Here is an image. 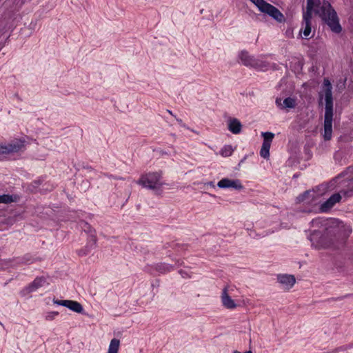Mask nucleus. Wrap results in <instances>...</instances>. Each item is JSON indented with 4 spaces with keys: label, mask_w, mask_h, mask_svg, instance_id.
Listing matches in <instances>:
<instances>
[{
    "label": "nucleus",
    "mask_w": 353,
    "mask_h": 353,
    "mask_svg": "<svg viewBox=\"0 0 353 353\" xmlns=\"http://www.w3.org/2000/svg\"><path fill=\"white\" fill-rule=\"evenodd\" d=\"M312 223L314 226L321 224L324 227L323 231L314 230L310 235L312 244L319 249H339L344 245L352 232L350 225L336 219H316Z\"/></svg>",
    "instance_id": "1"
},
{
    "label": "nucleus",
    "mask_w": 353,
    "mask_h": 353,
    "mask_svg": "<svg viewBox=\"0 0 353 353\" xmlns=\"http://www.w3.org/2000/svg\"><path fill=\"white\" fill-rule=\"evenodd\" d=\"M322 19L323 21L335 33L341 32V26L339 23L337 14L331 4L325 0H307V11L303 12V22L311 23L312 10Z\"/></svg>",
    "instance_id": "2"
},
{
    "label": "nucleus",
    "mask_w": 353,
    "mask_h": 353,
    "mask_svg": "<svg viewBox=\"0 0 353 353\" xmlns=\"http://www.w3.org/2000/svg\"><path fill=\"white\" fill-rule=\"evenodd\" d=\"M323 87L325 100L323 138L325 141H329L332 134L333 97L332 87L327 79H324Z\"/></svg>",
    "instance_id": "3"
},
{
    "label": "nucleus",
    "mask_w": 353,
    "mask_h": 353,
    "mask_svg": "<svg viewBox=\"0 0 353 353\" xmlns=\"http://www.w3.org/2000/svg\"><path fill=\"white\" fill-rule=\"evenodd\" d=\"M162 171L152 172L142 174L137 183L150 190H160L165 184L162 181Z\"/></svg>",
    "instance_id": "4"
},
{
    "label": "nucleus",
    "mask_w": 353,
    "mask_h": 353,
    "mask_svg": "<svg viewBox=\"0 0 353 353\" xmlns=\"http://www.w3.org/2000/svg\"><path fill=\"white\" fill-rule=\"evenodd\" d=\"M347 188V190H342L339 193L333 194L329 199L323 202L320 206L321 212H326L329 211L336 203L340 202L341 195L345 197H350L353 195V178L348 181Z\"/></svg>",
    "instance_id": "5"
},
{
    "label": "nucleus",
    "mask_w": 353,
    "mask_h": 353,
    "mask_svg": "<svg viewBox=\"0 0 353 353\" xmlns=\"http://www.w3.org/2000/svg\"><path fill=\"white\" fill-rule=\"evenodd\" d=\"M259 10L260 12L268 14L279 23L285 21V17L283 13L275 6L266 2L265 0H250Z\"/></svg>",
    "instance_id": "6"
},
{
    "label": "nucleus",
    "mask_w": 353,
    "mask_h": 353,
    "mask_svg": "<svg viewBox=\"0 0 353 353\" xmlns=\"http://www.w3.org/2000/svg\"><path fill=\"white\" fill-rule=\"evenodd\" d=\"M25 140L14 139L7 145L0 144V154H8L18 152L25 149Z\"/></svg>",
    "instance_id": "7"
},
{
    "label": "nucleus",
    "mask_w": 353,
    "mask_h": 353,
    "mask_svg": "<svg viewBox=\"0 0 353 353\" xmlns=\"http://www.w3.org/2000/svg\"><path fill=\"white\" fill-rule=\"evenodd\" d=\"M239 57L242 63L245 66L260 68L264 65L262 61L250 55L247 51H241Z\"/></svg>",
    "instance_id": "8"
},
{
    "label": "nucleus",
    "mask_w": 353,
    "mask_h": 353,
    "mask_svg": "<svg viewBox=\"0 0 353 353\" xmlns=\"http://www.w3.org/2000/svg\"><path fill=\"white\" fill-rule=\"evenodd\" d=\"M263 142L260 151V155L264 158L268 159L270 157V148L271 142L274 137V134L270 132H263Z\"/></svg>",
    "instance_id": "9"
},
{
    "label": "nucleus",
    "mask_w": 353,
    "mask_h": 353,
    "mask_svg": "<svg viewBox=\"0 0 353 353\" xmlns=\"http://www.w3.org/2000/svg\"><path fill=\"white\" fill-rule=\"evenodd\" d=\"M54 303L57 304L58 305H62L64 307H68L70 310L81 314L83 312V307L82 305L76 301L72 300H54Z\"/></svg>",
    "instance_id": "10"
},
{
    "label": "nucleus",
    "mask_w": 353,
    "mask_h": 353,
    "mask_svg": "<svg viewBox=\"0 0 353 353\" xmlns=\"http://www.w3.org/2000/svg\"><path fill=\"white\" fill-rule=\"evenodd\" d=\"M217 186L220 188H233L237 190L243 189V185L239 179H230L228 178H223L220 180L217 183Z\"/></svg>",
    "instance_id": "11"
},
{
    "label": "nucleus",
    "mask_w": 353,
    "mask_h": 353,
    "mask_svg": "<svg viewBox=\"0 0 353 353\" xmlns=\"http://www.w3.org/2000/svg\"><path fill=\"white\" fill-rule=\"evenodd\" d=\"M228 286H225L223 289L222 294H221V301L223 305L227 309H234L236 307V304L234 303V300L229 296L228 293Z\"/></svg>",
    "instance_id": "12"
},
{
    "label": "nucleus",
    "mask_w": 353,
    "mask_h": 353,
    "mask_svg": "<svg viewBox=\"0 0 353 353\" xmlns=\"http://www.w3.org/2000/svg\"><path fill=\"white\" fill-rule=\"evenodd\" d=\"M228 130L234 134H238L241 132L242 125L236 118H230L228 123Z\"/></svg>",
    "instance_id": "13"
},
{
    "label": "nucleus",
    "mask_w": 353,
    "mask_h": 353,
    "mask_svg": "<svg viewBox=\"0 0 353 353\" xmlns=\"http://www.w3.org/2000/svg\"><path fill=\"white\" fill-rule=\"evenodd\" d=\"M277 280L280 283L286 285L288 288H292L296 282L294 276L290 274L278 275Z\"/></svg>",
    "instance_id": "14"
},
{
    "label": "nucleus",
    "mask_w": 353,
    "mask_h": 353,
    "mask_svg": "<svg viewBox=\"0 0 353 353\" xmlns=\"http://www.w3.org/2000/svg\"><path fill=\"white\" fill-rule=\"evenodd\" d=\"M46 279L43 276L37 277L27 288L28 292H32L42 287Z\"/></svg>",
    "instance_id": "15"
},
{
    "label": "nucleus",
    "mask_w": 353,
    "mask_h": 353,
    "mask_svg": "<svg viewBox=\"0 0 353 353\" xmlns=\"http://www.w3.org/2000/svg\"><path fill=\"white\" fill-rule=\"evenodd\" d=\"M335 268L339 273L345 276L353 275V268H348L344 265L336 263Z\"/></svg>",
    "instance_id": "16"
},
{
    "label": "nucleus",
    "mask_w": 353,
    "mask_h": 353,
    "mask_svg": "<svg viewBox=\"0 0 353 353\" xmlns=\"http://www.w3.org/2000/svg\"><path fill=\"white\" fill-rule=\"evenodd\" d=\"M81 228L88 234H89L92 238H93V241L94 243H96V236L94 235L95 230L91 227L90 224L85 221L80 222Z\"/></svg>",
    "instance_id": "17"
},
{
    "label": "nucleus",
    "mask_w": 353,
    "mask_h": 353,
    "mask_svg": "<svg viewBox=\"0 0 353 353\" xmlns=\"http://www.w3.org/2000/svg\"><path fill=\"white\" fill-rule=\"evenodd\" d=\"M120 341L117 339H113L111 340L108 353H118L119 348Z\"/></svg>",
    "instance_id": "18"
},
{
    "label": "nucleus",
    "mask_w": 353,
    "mask_h": 353,
    "mask_svg": "<svg viewBox=\"0 0 353 353\" xmlns=\"http://www.w3.org/2000/svg\"><path fill=\"white\" fill-rule=\"evenodd\" d=\"M156 270L160 273L165 274L174 270L172 265L167 263H159L156 266Z\"/></svg>",
    "instance_id": "19"
},
{
    "label": "nucleus",
    "mask_w": 353,
    "mask_h": 353,
    "mask_svg": "<svg viewBox=\"0 0 353 353\" xmlns=\"http://www.w3.org/2000/svg\"><path fill=\"white\" fill-rule=\"evenodd\" d=\"M296 105V99L292 97H287L283 101L282 109L285 108H294Z\"/></svg>",
    "instance_id": "20"
},
{
    "label": "nucleus",
    "mask_w": 353,
    "mask_h": 353,
    "mask_svg": "<svg viewBox=\"0 0 353 353\" xmlns=\"http://www.w3.org/2000/svg\"><path fill=\"white\" fill-rule=\"evenodd\" d=\"M233 148L232 147V145H225L221 150V154L223 156V157H230L232 154L233 153Z\"/></svg>",
    "instance_id": "21"
},
{
    "label": "nucleus",
    "mask_w": 353,
    "mask_h": 353,
    "mask_svg": "<svg viewBox=\"0 0 353 353\" xmlns=\"http://www.w3.org/2000/svg\"><path fill=\"white\" fill-rule=\"evenodd\" d=\"M311 194V191L307 190L304 192L303 194L299 195L296 197V200L298 203L304 202V201H309L310 200V196Z\"/></svg>",
    "instance_id": "22"
},
{
    "label": "nucleus",
    "mask_w": 353,
    "mask_h": 353,
    "mask_svg": "<svg viewBox=\"0 0 353 353\" xmlns=\"http://www.w3.org/2000/svg\"><path fill=\"white\" fill-rule=\"evenodd\" d=\"M15 201L16 200L13 199L12 195H10V194L0 195V203H10Z\"/></svg>",
    "instance_id": "23"
},
{
    "label": "nucleus",
    "mask_w": 353,
    "mask_h": 353,
    "mask_svg": "<svg viewBox=\"0 0 353 353\" xmlns=\"http://www.w3.org/2000/svg\"><path fill=\"white\" fill-rule=\"evenodd\" d=\"M302 25L304 26L303 35L307 37L311 33V23L303 22Z\"/></svg>",
    "instance_id": "24"
},
{
    "label": "nucleus",
    "mask_w": 353,
    "mask_h": 353,
    "mask_svg": "<svg viewBox=\"0 0 353 353\" xmlns=\"http://www.w3.org/2000/svg\"><path fill=\"white\" fill-rule=\"evenodd\" d=\"M59 314V312H49L46 319V320L48 321H51L56 316H57Z\"/></svg>",
    "instance_id": "25"
},
{
    "label": "nucleus",
    "mask_w": 353,
    "mask_h": 353,
    "mask_svg": "<svg viewBox=\"0 0 353 353\" xmlns=\"http://www.w3.org/2000/svg\"><path fill=\"white\" fill-rule=\"evenodd\" d=\"M23 260L25 263H32V260L30 259V257L28 256V255H26L23 258Z\"/></svg>",
    "instance_id": "26"
},
{
    "label": "nucleus",
    "mask_w": 353,
    "mask_h": 353,
    "mask_svg": "<svg viewBox=\"0 0 353 353\" xmlns=\"http://www.w3.org/2000/svg\"><path fill=\"white\" fill-rule=\"evenodd\" d=\"M276 105L280 108L281 109H282V107H283V103H281V99L280 98H276V101H275Z\"/></svg>",
    "instance_id": "27"
},
{
    "label": "nucleus",
    "mask_w": 353,
    "mask_h": 353,
    "mask_svg": "<svg viewBox=\"0 0 353 353\" xmlns=\"http://www.w3.org/2000/svg\"><path fill=\"white\" fill-rule=\"evenodd\" d=\"M88 254V251L85 250H80L78 251V254L79 256H85Z\"/></svg>",
    "instance_id": "28"
},
{
    "label": "nucleus",
    "mask_w": 353,
    "mask_h": 353,
    "mask_svg": "<svg viewBox=\"0 0 353 353\" xmlns=\"http://www.w3.org/2000/svg\"><path fill=\"white\" fill-rule=\"evenodd\" d=\"M104 175L108 176V178H110V179H119V180H123V178H122V177L114 176L112 175H110V174H105Z\"/></svg>",
    "instance_id": "29"
},
{
    "label": "nucleus",
    "mask_w": 353,
    "mask_h": 353,
    "mask_svg": "<svg viewBox=\"0 0 353 353\" xmlns=\"http://www.w3.org/2000/svg\"><path fill=\"white\" fill-rule=\"evenodd\" d=\"M179 272L182 276V277H183V278H185V277L188 276V273L186 272L183 271V270H180Z\"/></svg>",
    "instance_id": "30"
},
{
    "label": "nucleus",
    "mask_w": 353,
    "mask_h": 353,
    "mask_svg": "<svg viewBox=\"0 0 353 353\" xmlns=\"http://www.w3.org/2000/svg\"><path fill=\"white\" fill-rule=\"evenodd\" d=\"M348 259L351 261V262L353 263V250L350 252L348 254Z\"/></svg>",
    "instance_id": "31"
},
{
    "label": "nucleus",
    "mask_w": 353,
    "mask_h": 353,
    "mask_svg": "<svg viewBox=\"0 0 353 353\" xmlns=\"http://www.w3.org/2000/svg\"><path fill=\"white\" fill-rule=\"evenodd\" d=\"M34 187H37L41 184V180H37L33 181Z\"/></svg>",
    "instance_id": "32"
},
{
    "label": "nucleus",
    "mask_w": 353,
    "mask_h": 353,
    "mask_svg": "<svg viewBox=\"0 0 353 353\" xmlns=\"http://www.w3.org/2000/svg\"><path fill=\"white\" fill-rule=\"evenodd\" d=\"M345 350L344 347H339V348H336V349L335 350V352H338V351H339V350Z\"/></svg>",
    "instance_id": "33"
},
{
    "label": "nucleus",
    "mask_w": 353,
    "mask_h": 353,
    "mask_svg": "<svg viewBox=\"0 0 353 353\" xmlns=\"http://www.w3.org/2000/svg\"><path fill=\"white\" fill-rule=\"evenodd\" d=\"M176 121H178V123L181 125H183V121L181 119H177Z\"/></svg>",
    "instance_id": "34"
},
{
    "label": "nucleus",
    "mask_w": 353,
    "mask_h": 353,
    "mask_svg": "<svg viewBox=\"0 0 353 353\" xmlns=\"http://www.w3.org/2000/svg\"><path fill=\"white\" fill-rule=\"evenodd\" d=\"M168 112L170 114H172V111H170V110H168Z\"/></svg>",
    "instance_id": "35"
}]
</instances>
